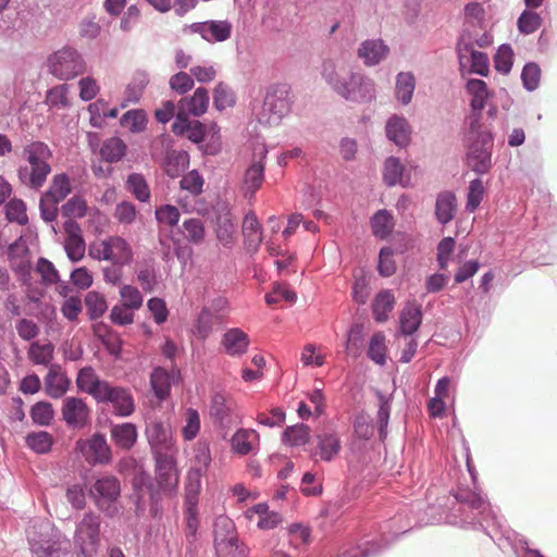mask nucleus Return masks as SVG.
<instances>
[{
    "mask_svg": "<svg viewBox=\"0 0 557 557\" xmlns=\"http://www.w3.org/2000/svg\"><path fill=\"white\" fill-rule=\"evenodd\" d=\"M463 447L466 449L467 470L474 487L470 488L469 486H459L456 491L451 492L458 507L451 508L450 512L446 517V521L449 524L457 525L462 529L482 531L502 550H505L508 546L511 548L513 555L518 557L519 553L516 549V546L518 547V543L520 541H524L529 546L530 543L525 536L502 525L487 496L483 494L480 487L476 486L478 472L471 461L470 449L465 438Z\"/></svg>",
    "mask_w": 557,
    "mask_h": 557,
    "instance_id": "nucleus-1",
    "label": "nucleus"
},
{
    "mask_svg": "<svg viewBox=\"0 0 557 557\" xmlns=\"http://www.w3.org/2000/svg\"><path fill=\"white\" fill-rule=\"evenodd\" d=\"M483 111L469 108V114L466 119L467 127L462 134L465 164L479 176L488 174L493 169L496 137V133L492 128L483 127Z\"/></svg>",
    "mask_w": 557,
    "mask_h": 557,
    "instance_id": "nucleus-2",
    "label": "nucleus"
},
{
    "mask_svg": "<svg viewBox=\"0 0 557 557\" xmlns=\"http://www.w3.org/2000/svg\"><path fill=\"white\" fill-rule=\"evenodd\" d=\"M26 539L35 557H73L71 541L49 519L33 520Z\"/></svg>",
    "mask_w": 557,
    "mask_h": 557,
    "instance_id": "nucleus-3",
    "label": "nucleus"
},
{
    "mask_svg": "<svg viewBox=\"0 0 557 557\" xmlns=\"http://www.w3.org/2000/svg\"><path fill=\"white\" fill-rule=\"evenodd\" d=\"M47 66L53 77L66 82L83 74L86 63L77 49L64 46L48 55Z\"/></svg>",
    "mask_w": 557,
    "mask_h": 557,
    "instance_id": "nucleus-4",
    "label": "nucleus"
},
{
    "mask_svg": "<svg viewBox=\"0 0 557 557\" xmlns=\"http://www.w3.org/2000/svg\"><path fill=\"white\" fill-rule=\"evenodd\" d=\"M100 517L86 512L76 525L73 544L76 557H96L100 547Z\"/></svg>",
    "mask_w": 557,
    "mask_h": 557,
    "instance_id": "nucleus-5",
    "label": "nucleus"
},
{
    "mask_svg": "<svg viewBox=\"0 0 557 557\" xmlns=\"http://www.w3.org/2000/svg\"><path fill=\"white\" fill-rule=\"evenodd\" d=\"M292 87L286 83L271 85L263 99L259 122L261 124L278 123L290 111Z\"/></svg>",
    "mask_w": 557,
    "mask_h": 557,
    "instance_id": "nucleus-6",
    "label": "nucleus"
},
{
    "mask_svg": "<svg viewBox=\"0 0 557 557\" xmlns=\"http://www.w3.org/2000/svg\"><path fill=\"white\" fill-rule=\"evenodd\" d=\"M182 382L183 375L176 363H173L171 369L156 366L149 376L150 389L160 403L165 401L171 396L172 387Z\"/></svg>",
    "mask_w": 557,
    "mask_h": 557,
    "instance_id": "nucleus-7",
    "label": "nucleus"
},
{
    "mask_svg": "<svg viewBox=\"0 0 557 557\" xmlns=\"http://www.w3.org/2000/svg\"><path fill=\"white\" fill-rule=\"evenodd\" d=\"M463 52H468L470 54L469 69L467 70L469 74H475L481 77H487L490 75L491 63L487 52L475 50L471 41H466L463 36H459L456 41V54L458 58L459 71L461 75H463L466 72Z\"/></svg>",
    "mask_w": 557,
    "mask_h": 557,
    "instance_id": "nucleus-8",
    "label": "nucleus"
},
{
    "mask_svg": "<svg viewBox=\"0 0 557 557\" xmlns=\"http://www.w3.org/2000/svg\"><path fill=\"white\" fill-rule=\"evenodd\" d=\"M341 97L356 103H370L375 100L374 82L360 73L349 72L345 86H342Z\"/></svg>",
    "mask_w": 557,
    "mask_h": 557,
    "instance_id": "nucleus-9",
    "label": "nucleus"
},
{
    "mask_svg": "<svg viewBox=\"0 0 557 557\" xmlns=\"http://www.w3.org/2000/svg\"><path fill=\"white\" fill-rule=\"evenodd\" d=\"M75 448L91 466L109 465L112 461V450L102 432H96L87 440H78Z\"/></svg>",
    "mask_w": 557,
    "mask_h": 557,
    "instance_id": "nucleus-10",
    "label": "nucleus"
},
{
    "mask_svg": "<svg viewBox=\"0 0 557 557\" xmlns=\"http://www.w3.org/2000/svg\"><path fill=\"white\" fill-rule=\"evenodd\" d=\"M154 460V485L159 488L170 491L175 494L180 483V472L177 469V460L173 455H156Z\"/></svg>",
    "mask_w": 557,
    "mask_h": 557,
    "instance_id": "nucleus-11",
    "label": "nucleus"
},
{
    "mask_svg": "<svg viewBox=\"0 0 557 557\" xmlns=\"http://www.w3.org/2000/svg\"><path fill=\"white\" fill-rule=\"evenodd\" d=\"M61 413L67 428L83 429L90 421L91 410L82 397L69 396L63 399Z\"/></svg>",
    "mask_w": 557,
    "mask_h": 557,
    "instance_id": "nucleus-12",
    "label": "nucleus"
},
{
    "mask_svg": "<svg viewBox=\"0 0 557 557\" xmlns=\"http://www.w3.org/2000/svg\"><path fill=\"white\" fill-rule=\"evenodd\" d=\"M99 404H111L113 413L120 418L131 417L135 410V399L128 387L121 385H109Z\"/></svg>",
    "mask_w": 557,
    "mask_h": 557,
    "instance_id": "nucleus-13",
    "label": "nucleus"
},
{
    "mask_svg": "<svg viewBox=\"0 0 557 557\" xmlns=\"http://www.w3.org/2000/svg\"><path fill=\"white\" fill-rule=\"evenodd\" d=\"M75 384L78 392L90 395L99 404L111 382L99 377L95 368L87 364L77 371Z\"/></svg>",
    "mask_w": 557,
    "mask_h": 557,
    "instance_id": "nucleus-14",
    "label": "nucleus"
},
{
    "mask_svg": "<svg viewBox=\"0 0 557 557\" xmlns=\"http://www.w3.org/2000/svg\"><path fill=\"white\" fill-rule=\"evenodd\" d=\"M384 132L386 139L399 149H406L411 144L412 127L403 114L389 115L385 122Z\"/></svg>",
    "mask_w": 557,
    "mask_h": 557,
    "instance_id": "nucleus-15",
    "label": "nucleus"
},
{
    "mask_svg": "<svg viewBox=\"0 0 557 557\" xmlns=\"http://www.w3.org/2000/svg\"><path fill=\"white\" fill-rule=\"evenodd\" d=\"M94 336L101 343L108 355L114 361L123 359L124 339L121 335L113 330L109 324L103 321L95 322L91 325Z\"/></svg>",
    "mask_w": 557,
    "mask_h": 557,
    "instance_id": "nucleus-16",
    "label": "nucleus"
},
{
    "mask_svg": "<svg viewBox=\"0 0 557 557\" xmlns=\"http://www.w3.org/2000/svg\"><path fill=\"white\" fill-rule=\"evenodd\" d=\"M89 496L94 498L97 506L102 502L109 505L115 503L121 496L120 480L113 474L96 478L89 487Z\"/></svg>",
    "mask_w": 557,
    "mask_h": 557,
    "instance_id": "nucleus-17",
    "label": "nucleus"
},
{
    "mask_svg": "<svg viewBox=\"0 0 557 557\" xmlns=\"http://www.w3.org/2000/svg\"><path fill=\"white\" fill-rule=\"evenodd\" d=\"M145 434L152 457L156 455H166V451L172 448V436L161 419L156 418L147 423Z\"/></svg>",
    "mask_w": 557,
    "mask_h": 557,
    "instance_id": "nucleus-18",
    "label": "nucleus"
},
{
    "mask_svg": "<svg viewBox=\"0 0 557 557\" xmlns=\"http://www.w3.org/2000/svg\"><path fill=\"white\" fill-rule=\"evenodd\" d=\"M373 435L374 425L370 416L364 410L357 412L352 419L351 438L347 443L349 450L351 453L361 450Z\"/></svg>",
    "mask_w": 557,
    "mask_h": 557,
    "instance_id": "nucleus-19",
    "label": "nucleus"
},
{
    "mask_svg": "<svg viewBox=\"0 0 557 557\" xmlns=\"http://www.w3.org/2000/svg\"><path fill=\"white\" fill-rule=\"evenodd\" d=\"M210 96L205 87L195 89L191 96L182 97L176 104L177 111L195 117L202 116L209 108Z\"/></svg>",
    "mask_w": 557,
    "mask_h": 557,
    "instance_id": "nucleus-20",
    "label": "nucleus"
},
{
    "mask_svg": "<svg viewBox=\"0 0 557 557\" xmlns=\"http://www.w3.org/2000/svg\"><path fill=\"white\" fill-rule=\"evenodd\" d=\"M220 344L227 356L237 358L248 351L250 337L240 327L234 326L223 333Z\"/></svg>",
    "mask_w": 557,
    "mask_h": 557,
    "instance_id": "nucleus-21",
    "label": "nucleus"
},
{
    "mask_svg": "<svg viewBox=\"0 0 557 557\" xmlns=\"http://www.w3.org/2000/svg\"><path fill=\"white\" fill-rule=\"evenodd\" d=\"M267 150L262 152L258 160H252L244 174V197L251 199L260 189L265 177Z\"/></svg>",
    "mask_w": 557,
    "mask_h": 557,
    "instance_id": "nucleus-22",
    "label": "nucleus"
},
{
    "mask_svg": "<svg viewBox=\"0 0 557 557\" xmlns=\"http://www.w3.org/2000/svg\"><path fill=\"white\" fill-rule=\"evenodd\" d=\"M423 321L422 306L416 300L408 301L399 314V333L406 337H414Z\"/></svg>",
    "mask_w": 557,
    "mask_h": 557,
    "instance_id": "nucleus-23",
    "label": "nucleus"
},
{
    "mask_svg": "<svg viewBox=\"0 0 557 557\" xmlns=\"http://www.w3.org/2000/svg\"><path fill=\"white\" fill-rule=\"evenodd\" d=\"M457 197L453 190H443L436 195L434 216L438 224L447 225L457 213Z\"/></svg>",
    "mask_w": 557,
    "mask_h": 557,
    "instance_id": "nucleus-24",
    "label": "nucleus"
},
{
    "mask_svg": "<svg viewBox=\"0 0 557 557\" xmlns=\"http://www.w3.org/2000/svg\"><path fill=\"white\" fill-rule=\"evenodd\" d=\"M465 90L471 97L469 108L473 110H484L488 100L494 97V91L481 78H468Z\"/></svg>",
    "mask_w": 557,
    "mask_h": 557,
    "instance_id": "nucleus-25",
    "label": "nucleus"
},
{
    "mask_svg": "<svg viewBox=\"0 0 557 557\" xmlns=\"http://www.w3.org/2000/svg\"><path fill=\"white\" fill-rule=\"evenodd\" d=\"M190 164V156L188 151L181 149V150H174V149H166L163 161H162V168L164 173L170 178H176L182 175L183 172H185Z\"/></svg>",
    "mask_w": 557,
    "mask_h": 557,
    "instance_id": "nucleus-26",
    "label": "nucleus"
},
{
    "mask_svg": "<svg viewBox=\"0 0 557 557\" xmlns=\"http://www.w3.org/2000/svg\"><path fill=\"white\" fill-rule=\"evenodd\" d=\"M389 52V47L382 39H367L358 48V57L367 66L381 63Z\"/></svg>",
    "mask_w": 557,
    "mask_h": 557,
    "instance_id": "nucleus-27",
    "label": "nucleus"
},
{
    "mask_svg": "<svg viewBox=\"0 0 557 557\" xmlns=\"http://www.w3.org/2000/svg\"><path fill=\"white\" fill-rule=\"evenodd\" d=\"M216 557H249L250 548L237 536H223L219 540L218 535L213 541Z\"/></svg>",
    "mask_w": 557,
    "mask_h": 557,
    "instance_id": "nucleus-28",
    "label": "nucleus"
},
{
    "mask_svg": "<svg viewBox=\"0 0 557 557\" xmlns=\"http://www.w3.org/2000/svg\"><path fill=\"white\" fill-rule=\"evenodd\" d=\"M24 313L27 317H35L40 322L51 325L57 321V307L44 299L22 300Z\"/></svg>",
    "mask_w": 557,
    "mask_h": 557,
    "instance_id": "nucleus-29",
    "label": "nucleus"
},
{
    "mask_svg": "<svg viewBox=\"0 0 557 557\" xmlns=\"http://www.w3.org/2000/svg\"><path fill=\"white\" fill-rule=\"evenodd\" d=\"M50 173V164L33 168H28L27 165H20L17 169V177L20 182L35 190L39 189L46 183Z\"/></svg>",
    "mask_w": 557,
    "mask_h": 557,
    "instance_id": "nucleus-30",
    "label": "nucleus"
},
{
    "mask_svg": "<svg viewBox=\"0 0 557 557\" xmlns=\"http://www.w3.org/2000/svg\"><path fill=\"white\" fill-rule=\"evenodd\" d=\"M375 396L379 400L376 412V429L379 440L385 442L387 438V430L392 411L393 394L386 395L382 391L376 389Z\"/></svg>",
    "mask_w": 557,
    "mask_h": 557,
    "instance_id": "nucleus-31",
    "label": "nucleus"
},
{
    "mask_svg": "<svg viewBox=\"0 0 557 557\" xmlns=\"http://www.w3.org/2000/svg\"><path fill=\"white\" fill-rule=\"evenodd\" d=\"M317 447L322 461L331 462L342 450V442L337 433L323 432L315 435Z\"/></svg>",
    "mask_w": 557,
    "mask_h": 557,
    "instance_id": "nucleus-32",
    "label": "nucleus"
},
{
    "mask_svg": "<svg viewBox=\"0 0 557 557\" xmlns=\"http://www.w3.org/2000/svg\"><path fill=\"white\" fill-rule=\"evenodd\" d=\"M364 343V327L360 322L352 323L346 331L344 350L354 360L361 357Z\"/></svg>",
    "mask_w": 557,
    "mask_h": 557,
    "instance_id": "nucleus-33",
    "label": "nucleus"
},
{
    "mask_svg": "<svg viewBox=\"0 0 557 557\" xmlns=\"http://www.w3.org/2000/svg\"><path fill=\"white\" fill-rule=\"evenodd\" d=\"M395 307V296L391 289H381L372 300V315L376 323L388 320L389 313Z\"/></svg>",
    "mask_w": 557,
    "mask_h": 557,
    "instance_id": "nucleus-34",
    "label": "nucleus"
},
{
    "mask_svg": "<svg viewBox=\"0 0 557 557\" xmlns=\"http://www.w3.org/2000/svg\"><path fill=\"white\" fill-rule=\"evenodd\" d=\"M72 193L70 176L66 172L55 174L48 189L41 196L49 199L52 205H59Z\"/></svg>",
    "mask_w": 557,
    "mask_h": 557,
    "instance_id": "nucleus-35",
    "label": "nucleus"
},
{
    "mask_svg": "<svg viewBox=\"0 0 557 557\" xmlns=\"http://www.w3.org/2000/svg\"><path fill=\"white\" fill-rule=\"evenodd\" d=\"M138 431L133 422H123L111 426V438L122 449H131L137 442Z\"/></svg>",
    "mask_w": 557,
    "mask_h": 557,
    "instance_id": "nucleus-36",
    "label": "nucleus"
},
{
    "mask_svg": "<svg viewBox=\"0 0 557 557\" xmlns=\"http://www.w3.org/2000/svg\"><path fill=\"white\" fill-rule=\"evenodd\" d=\"M310 440L311 429L304 422L286 426L281 436L282 444L288 447L305 446L310 443Z\"/></svg>",
    "mask_w": 557,
    "mask_h": 557,
    "instance_id": "nucleus-37",
    "label": "nucleus"
},
{
    "mask_svg": "<svg viewBox=\"0 0 557 557\" xmlns=\"http://www.w3.org/2000/svg\"><path fill=\"white\" fill-rule=\"evenodd\" d=\"M127 145L119 136L107 138L99 148L101 160L108 163L122 161L127 153Z\"/></svg>",
    "mask_w": 557,
    "mask_h": 557,
    "instance_id": "nucleus-38",
    "label": "nucleus"
},
{
    "mask_svg": "<svg viewBox=\"0 0 557 557\" xmlns=\"http://www.w3.org/2000/svg\"><path fill=\"white\" fill-rule=\"evenodd\" d=\"M388 548V544L383 540L366 541L352 546L336 557H377Z\"/></svg>",
    "mask_w": 557,
    "mask_h": 557,
    "instance_id": "nucleus-39",
    "label": "nucleus"
},
{
    "mask_svg": "<svg viewBox=\"0 0 557 557\" xmlns=\"http://www.w3.org/2000/svg\"><path fill=\"white\" fill-rule=\"evenodd\" d=\"M416 89V78L411 72H399L395 79V99L403 106H408Z\"/></svg>",
    "mask_w": 557,
    "mask_h": 557,
    "instance_id": "nucleus-40",
    "label": "nucleus"
},
{
    "mask_svg": "<svg viewBox=\"0 0 557 557\" xmlns=\"http://www.w3.org/2000/svg\"><path fill=\"white\" fill-rule=\"evenodd\" d=\"M26 447L37 455H47L52 450L54 437L45 430L28 432L25 436Z\"/></svg>",
    "mask_w": 557,
    "mask_h": 557,
    "instance_id": "nucleus-41",
    "label": "nucleus"
},
{
    "mask_svg": "<svg viewBox=\"0 0 557 557\" xmlns=\"http://www.w3.org/2000/svg\"><path fill=\"white\" fill-rule=\"evenodd\" d=\"M405 173V165L400 158L396 156H389L384 160L382 177L383 183L387 187H394L396 185H403V176Z\"/></svg>",
    "mask_w": 557,
    "mask_h": 557,
    "instance_id": "nucleus-42",
    "label": "nucleus"
},
{
    "mask_svg": "<svg viewBox=\"0 0 557 557\" xmlns=\"http://www.w3.org/2000/svg\"><path fill=\"white\" fill-rule=\"evenodd\" d=\"M185 522H186V553H191L196 546V540L199 529V518H198V504L185 503Z\"/></svg>",
    "mask_w": 557,
    "mask_h": 557,
    "instance_id": "nucleus-43",
    "label": "nucleus"
},
{
    "mask_svg": "<svg viewBox=\"0 0 557 557\" xmlns=\"http://www.w3.org/2000/svg\"><path fill=\"white\" fill-rule=\"evenodd\" d=\"M24 156L30 168L40 166L49 164L48 160L52 157V151L46 143L36 140L24 148Z\"/></svg>",
    "mask_w": 557,
    "mask_h": 557,
    "instance_id": "nucleus-44",
    "label": "nucleus"
},
{
    "mask_svg": "<svg viewBox=\"0 0 557 557\" xmlns=\"http://www.w3.org/2000/svg\"><path fill=\"white\" fill-rule=\"evenodd\" d=\"M243 235L248 248L258 249L262 243V226L252 212L247 213L244 218Z\"/></svg>",
    "mask_w": 557,
    "mask_h": 557,
    "instance_id": "nucleus-45",
    "label": "nucleus"
},
{
    "mask_svg": "<svg viewBox=\"0 0 557 557\" xmlns=\"http://www.w3.org/2000/svg\"><path fill=\"white\" fill-rule=\"evenodd\" d=\"M125 187L139 202H149L151 191L144 174L137 172L128 174Z\"/></svg>",
    "mask_w": 557,
    "mask_h": 557,
    "instance_id": "nucleus-46",
    "label": "nucleus"
},
{
    "mask_svg": "<svg viewBox=\"0 0 557 557\" xmlns=\"http://www.w3.org/2000/svg\"><path fill=\"white\" fill-rule=\"evenodd\" d=\"M367 357L377 366H384L387 360L386 337L382 331L375 332L369 339Z\"/></svg>",
    "mask_w": 557,
    "mask_h": 557,
    "instance_id": "nucleus-47",
    "label": "nucleus"
},
{
    "mask_svg": "<svg viewBox=\"0 0 557 557\" xmlns=\"http://www.w3.org/2000/svg\"><path fill=\"white\" fill-rule=\"evenodd\" d=\"M29 417L36 426H49L55 417L53 405L48 400H38L30 406Z\"/></svg>",
    "mask_w": 557,
    "mask_h": 557,
    "instance_id": "nucleus-48",
    "label": "nucleus"
},
{
    "mask_svg": "<svg viewBox=\"0 0 557 557\" xmlns=\"http://www.w3.org/2000/svg\"><path fill=\"white\" fill-rule=\"evenodd\" d=\"M148 84H149L148 73L143 70L136 71L131 83L126 86L125 92H126L127 99L121 104V108H125L126 102H128V101L133 102V103L139 102Z\"/></svg>",
    "mask_w": 557,
    "mask_h": 557,
    "instance_id": "nucleus-49",
    "label": "nucleus"
},
{
    "mask_svg": "<svg viewBox=\"0 0 557 557\" xmlns=\"http://www.w3.org/2000/svg\"><path fill=\"white\" fill-rule=\"evenodd\" d=\"M515 63V51L510 44L504 42L498 46L493 55V65L497 73L502 75L510 74Z\"/></svg>",
    "mask_w": 557,
    "mask_h": 557,
    "instance_id": "nucleus-50",
    "label": "nucleus"
},
{
    "mask_svg": "<svg viewBox=\"0 0 557 557\" xmlns=\"http://www.w3.org/2000/svg\"><path fill=\"white\" fill-rule=\"evenodd\" d=\"M71 381L65 374L53 373L51 370L45 376V391L48 396L59 399L64 396Z\"/></svg>",
    "mask_w": 557,
    "mask_h": 557,
    "instance_id": "nucleus-51",
    "label": "nucleus"
},
{
    "mask_svg": "<svg viewBox=\"0 0 557 557\" xmlns=\"http://www.w3.org/2000/svg\"><path fill=\"white\" fill-rule=\"evenodd\" d=\"M148 115L144 109H131L120 117V125L128 127L132 134H139L147 128Z\"/></svg>",
    "mask_w": 557,
    "mask_h": 557,
    "instance_id": "nucleus-52",
    "label": "nucleus"
},
{
    "mask_svg": "<svg viewBox=\"0 0 557 557\" xmlns=\"http://www.w3.org/2000/svg\"><path fill=\"white\" fill-rule=\"evenodd\" d=\"M87 315L90 321H97L108 310V302L103 294L98 290H89L84 298Z\"/></svg>",
    "mask_w": 557,
    "mask_h": 557,
    "instance_id": "nucleus-53",
    "label": "nucleus"
},
{
    "mask_svg": "<svg viewBox=\"0 0 557 557\" xmlns=\"http://www.w3.org/2000/svg\"><path fill=\"white\" fill-rule=\"evenodd\" d=\"M372 232L376 237H387L394 228V216L387 209H380L370 220Z\"/></svg>",
    "mask_w": 557,
    "mask_h": 557,
    "instance_id": "nucleus-54",
    "label": "nucleus"
},
{
    "mask_svg": "<svg viewBox=\"0 0 557 557\" xmlns=\"http://www.w3.org/2000/svg\"><path fill=\"white\" fill-rule=\"evenodd\" d=\"M206 24V36L208 42H223L232 35V23L227 20H208Z\"/></svg>",
    "mask_w": 557,
    "mask_h": 557,
    "instance_id": "nucleus-55",
    "label": "nucleus"
},
{
    "mask_svg": "<svg viewBox=\"0 0 557 557\" xmlns=\"http://www.w3.org/2000/svg\"><path fill=\"white\" fill-rule=\"evenodd\" d=\"M203 471L198 467H190L185 479V503L198 504L201 491V478Z\"/></svg>",
    "mask_w": 557,
    "mask_h": 557,
    "instance_id": "nucleus-56",
    "label": "nucleus"
},
{
    "mask_svg": "<svg viewBox=\"0 0 557 557\" xmlns=\"http://www.w3.org/2000/svg\"><path fill=\"white\" fill-rule=\"evenodd\" d=\"M26 202L21 198H12L4 203V215L8 222L16 223L18 225L28 224Z\"/></svg>",
    "mask_w": 557,
    "mask_h": 557,
    "instance_id": "nucleus-57",
    "label": "nucleus"
},
{
    "mask_svg": "<svg viewBox=\"0 0 557 557\" xmlns=\"http://www.w3.org/2000/svg\"><path fill=\"white\" fill-rule=\"evenodd\" d=\"M203 215L212 223L213 227L234 216L230 202L221 197H218L214 202L206 209Z\"/></svg>",
    "mask_w": 557,
    "mask_h": 557,
    "instance_id": "nucleus-58",
    "label": "nucleus"
},
{
    "mask_svg": "<svg viewBox=\"0 0 557 557\" xmlns=\"http://www.w3.org/2000/svg\"><path fill=\"white\" fill-rule=\"evenodd\" d=\"M485 191L486 190L481 176L476 175L475 178L469 182L466 195L467 200L465 205V211L468 213L475 212L483 200Z\"/></svg>",
    "mask_w": 557,
    "mask_h": 557,
    "instance_id": "nucleus-59",
    "label": "nucleus"
},
{
    "mask_svg": "<svg viewBox=\"0 0 557 557\" xmlns=\"http://www.w3.org/2000/svg\"><path fill=\"white\" fill-rule=\"evenodd\" d=\"M541 76L542 70L537 62H525L520 74L522 87L529 92L535 91L540 86Z\"/></svg>",
    "mask_w": 557,
    "mask_h": 557,
    "instance_id": "nucleus-60",
    "label": "nucleus"
},
{
    "mask_svg": "<svg viewBox=\"0 0 557 557\" xmlns=\"http://www.w3.org/2000/svg\"><path fill=\"white\" fill-rule=\"evenodd\" d=\"M236 96L233 89L225 83L219 82L213 88V107L216 111L222 112L227 107H234Z\"/></svg>",
    "mask_w": 557,
    "mask_h": 557,
    "instance_id": "nucleus-61",
    "label": "nucleus"
},
{
    "mask_svg": "<svg viewBox=\"0 0 557 557\" xmlns=\"http://www.w3.org/2000/svg\"><path fill=\"white\" fill-rule=\"evenodd\" d=\"M543 24V17L533 10L524 9L517 18V29L521 35H531Z\"/></svg>",
    "mask_w": 557,
    "mask_h": 557,
    "instance_id": "nucleus-62",
    "label": "nucleus"
},
{
    "mask_svg": "<svg viewBox=\"0 0 557 557\" xmlns=\"http://www.w3.org/2000/svg\"><path fill=\"white\" fill-rule=\"evenodd\" d=\"M213 330V314L209 307H202L194 321V334L198 339L206 341Z\"/></svg>",
    "mask_w": 557,
    "mask_h": 557,
    "instance_id": "nucleus-63",
    "label": "nucleus"
},
{
    "mask_svg": "<svg viewBox=\"0 0 557 557\" xmlns=\"http://www.w3.org/2000/svg\"><path fill=\"white\" fill-rule=\"evenodd\" d=\"M214 233L218 242L227 249L233 248L236 243V234H237V225L235 222V216L228 219L227 221L222 222L221 224L215 225Z\"/></svg>",
    "mask_w": 557,
    "mask_h": 557,
    "instance_id": "nucleus-64",
    "label": "nucleus"
}]
</instances>
